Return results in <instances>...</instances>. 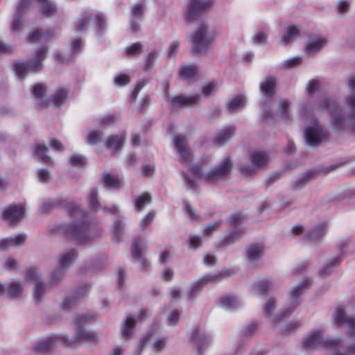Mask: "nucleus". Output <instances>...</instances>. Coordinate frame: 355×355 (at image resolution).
<instances>
[{
  "instance_id": "nucleus-1",
  "label": "nucleus",
  "mask_w": 355,
  "mask_h": 355,
  "mask_svg": "<svg viewBox=\"0 0 355 355\" xmlns=\"http://www.w3.org/2000/svg\"><path fill=\"white\" fill-rule=\"evenodd\" d=\"M337 107L338 102L335 98L322 96L318 99L315 109L319 112L329 113L331 122L336 127L349 125L355 121V93L345 96L342 112H338Z\"/></svg>"
},
{
  "instance_id": "nucleus-2",
  "label": "nucleus",
  "mask_w": 355,
  "mask_h": 355,
  "mask_svg": "<svg viewBox=\"0 0 355 355\" xmlns=\"http://www.w3.org/2000/svg\"><path fill=\"white\" fill-rule=\"evenodd\" d=\"M218 33L207 24H202L192 38V50L196 53H205L214 42Z\"/></svg>"
},
{
  "instance_id": "nucleus-3",
  "label": "nucleus",
  "mask_w": 355,
  "mask_h": 355,
  "mask_svg": "<svg viewBox=\"0 0 355 355\" xmlns=\"http://www.w3.org/2000/svg\"><path fill=\"white\" fill-rule=\"evenodd\" d=\"M232 166L229 158L223 159L218 166L210 171H205V166H195L191 168L192 173L196 177H201L209 182H213L225 177L230 171Z\"/></svg>"
},
{
  "instance_id": "nucleus-4",
  "label": "nucleus",
  "mask_w": 355,
  "mask_h": 355,
  "mask_svg": "<svg viewBox=\"0 0 355 355\" xmlns=\"http://www.w3.org/2000/svg\"><path fill=\"white\" fill-rule=\"evenodd\" d=\"M47 50L44 48L39 49L33 59L28 63L17 62L14 64L15 75L23 79L28 72L39 71L42 67V61L46 58Z\"/></svg>"
},
{
  "instance_id": "nucleus-5",
  "label": "nucleus",
  "mask_w": 355,
  "mask_h": 355,
  "mask_svg": "<svg viewBox=\"0 0 355 355\" xmlns=\"http://www.w3.org/2000/svg\"><path fill=\"white\" fill-rule=\"evenodd\" d=\"M63 232L67 241L70 242H86L96 236V234L84 223L69 225L64 227Z\"/></svg>"
},
{
  "instance_id": "nucleus-6",
  "label": "nucleus",
  "mask_w": 355,
  "mask_h": 355,
  "mask_svg": "<svg viewBox=\"0 0 355 355\" xmlns=\"http://www.w3.org/2000/svg\"><path fill=\"white\" fill-rule=\"evenodd\" d=\"M105 21L104 16L98 11H86L76 21V29L79 31L87 30L93 25L100 27Z\"/></svg>"
},
{
  "instance_id": "nucleus-7",
  "label": "nucleus",
  "mask_w": 355,
  "mask_h": 355,
  "mask_svg": "<svg viewBox=\"0 0 355 355\" xmlns=\"http://www.w3.org/2000/svg\"><path fill=\"white\" fill-rule=\"evenodd\" d=\"M173 147L177 153L180 155V160L184 164H189L192 159V154L187 144L186 139L184 136L177 135L173 137Z\"/></svg>"
},
{
  "instance_id": "nucleus-8",
  "label": "nucleus",
  "mask_w": 355,
  "mask_h": 355,
  "mask_svg": "<svg viewBox=\"0 0 355 355\" xmlns=\"http://www.w3.org/2000/svg\"><path fill=\"white\" fill-rule=\"evenodd\" d=\"M324 137L322 128L316 121L312 122L305 130L306 141L309 146H317Z\"/></svg>"
},
{
  "instance_id": "nucleus-9",
  "label": "nucleus",
  "mask_w": 355,
  "mask_h": 355,
  "mask_svg": "<svg viewBox=\"0 0 355 355\" xmlns=\"http://www.w3.org/2000/svg\"><path fill=\"white\" fill-rule=\"evenodd\" d=\"M327 40L322 36H310L305 43L304 52L307 55L315 54L321 51L327 44Z\"/></svg>"
},
{
  "instance_id": "nucleus-10",
  "label": "nucleus",
  "mask_w": 355,
  "mask_h": 355,
  "mask_svg": "<svg viewBox=\"0 0 355 355\" xmlns=\"http://www.w3.org/2000/svg\"><path fill=\"white\" fill-rule=\"evenodd\" d=\"M25 214V208L21 205H12L2 211L3 218L10 223L20 220Z\"/></svg>"
},
{
  "instance_id": "nucleus-11",
  "label": "nucleus",
  "mask_w": 355,
  "mask_h": 355,
  "mask_svg": "<svg viewBox=\"0 0 355 355\" xmlns=\"http://www.w3.org/2000/svg\"><path fill=\"white\" fill-rule=\"evenodd\" d=\"M212 0H191L187 8V18L191 20L198 15L209 9Z\"/></svg>"
},
{
  "instance_id": "nucleus-12",
  "label": "nucleus",
  "mask_w": 355,
  "mask_h": 355,
  "mask_svg": "<svg viewBox=\"0 0 355 355\" xmlns=\"http://www.w3.org/2000/svg\"><path fill=\"white\" fill-rule=\"evenodd\" d=\"M268 155L264 152L259 150L253 151L251 155V160L253 167L243 165L241 166V171L246 174H250L254 171L255 168L266 164L268 162Z\"/></svg>"
},
{
  "instance_id": "nucleus-13",
  "label": "nucleus",
  "mask_w": 355,
  "mask_h": 355,
  "mask_svg": "<svg viewBox=\"0 0 355 355\" xmlns=\"http://www.w3.org/2000/svg\"><path fill=\"white\" fill-rule=\"evenodd\" d=\"M31 0H21L16 13L13 16L11 31L13 33L19 32L22 27L21 15L29 8Z\"/></svg>"
},
{
  "instance_id": "nucleus-14",
  "label": "nucleus",
  "mask_w": 355,
  "mask_h": 355,
  "mask_svg": "<svg viewBox=\"0 0 355 355\" xmlns=\"http://www.w3.org/2000/svg\"><path fill=\"white\" fill-rule=\"evenodd\" d=\"M300 35V29L297 26L291 25L286 27L282 37L279 40L278 45L284 47L293 42Z\"/></svg>"
},
{
  "instance_id": "nucleus-15",
  "label": "nucleus",
  "mask_w": 355,
  "mask_h": 355,
  "mask_svg": "<svg viewBox=\"0 0 355 355\" xmlns=\"http://www.w3.org/2000/svg\"><path fill=\"white\" fill-rule=\"evenodd\" d=\"M276 78L274 76H268L259 83L260 91L263 96L271 97L275 94Z\"/></svg>"
},
{
  "instance_id": "nucleus-16",
  "label": "nucleus",
  "mask_w": 355,
  "mask_h": 355,
  "mask_svg": "<svg viewBox=\"0 0 355 355\" xmlns=\"http://www.w3.org/2000/svg\"><path fill=\"white\" fill-rule=\"evenodd\" d=\"M40 12L45 17L55 15L58 11V6L54 0H37Z\"/></svg>"
},
{
  "instance_id": "nucleus-17",
  "label": "nucleus",
  "mask_w": 355,
  "mask_h": 355,
  "mask_svg": "<svg viewBox=\"0 0 355 355\" xmlns=\"http://www.w3.org/2000/svg\"><path fill=\"white\" fill-rule=\"evenodd\" d=\"M200 99V95L177 96L172 99L173 106L187 107L196 104Z\"/></svg>"
},
{
  "instance_id": "nucleus-18",
  "label": "nucleus",
  "mask_w": 355,
  "mask_h": 355,
  "mask_svg": "<svg viewBox=\"0 0 355 355\" xmlns=\"http://www.w3.org/2000/svg\"><path fill=\"white\" fill-rule=\"evenodd\" d=\"M125 137L123 135L108 137L105 141L106 146L112 152L121 150L123 146Z\"/></svg>"
},
{
  "instance_id": "nucleus-19",
  "label": "nucleus",
  "mask_w": 355,
  "mask_h": 355,
  "mask_svg": "<svg viewBox=\"0 0 355 355\" xmlns=\"http://www.w3.org/2000/svg\"><path fill=\"white\" fill-rule=\"evenodd\" d=\"M32 92L35 97L37 103L40 106H45L49 104L47 98H45L46 87L42 84H36L33 87Z\"/></svg>"
},
{
  "instance_id": "nucleus-20",
  "label": "nucleus",
  "mask_w": 355,
  "mask_h": 355,
  "mask_svg": "<svg viewBox=\"0 0 355 355\" xmlns=\"http://www.w3.org/2000/svg\"><path fill=\"white\" fill-rule=\"evenodd\" d=\"M234 133L233 127H225L220 129L215 138V142L218 145H222L230 139Z\"/></svg>"
},
{
  "instance_id": "nucleus-21",
  "label": "nucleus",
  "mask_w": 355,
  "mask_h": 355,
  "mask_svg": "<svg viewBox=\"0 0 355 355\" xmlns=\"http://www.w3.org/2000/svg\"><path fill=\"white\" fill-rule=\"evenodd\" d=\"M245 104V97L243 96L239 95L229 101L226 104V107L230 112H234L243 107Z\"/></svg>"
},
{
  "instance_id": "nucleus-22",
  "label": "nucleus",
  "mask_w": 355,
  "mask_h": 355,
  "mask_svg": "<svg viewBox=\"0 0 355 355\" xmlns=\"http://www.w3.org/2000/svg\"><path fill=\"white\" fill-rule=\"evenodd\" d=\"M150 201V196L147 193H142L137 196L134 200L135 210L138 212L142 211L144 207L149 204Z\"/></svg>"
},
{
  "instance_id": "nucleus-23",
  "label": "nucleus",
  "mask_w": 355,
  "mask_h": 355,
  "mask_svg": "<svg viewBox=\"0 0 355 355\" xmlns=\"http://www.w3.org/2000/svg\"><path fill=\"white\" fill-rule=\"evenodd\" d=\"M197 72V69L193 64H187L182 66L180 69V76L183 80H189L193 78Z\"/></svg>"
},
{
  "instance_id": "nucleus-24",
  "label": "nucleus",
  "mask_w": 355,
  "mask_h": 355,
  "mask_svg": "<svg viewBox=\"0 0 355 355\" xmlns=\"http://www.w3.org/2000/svg\"><path fill=\"white\" fill-rule=\"evenodd\" d=\"M102 137V132L101 131L90 129L88 130L85 143L87 145L93 146L96 144Z\"/></svg>"
},
{
  "instance_id": "nucleus-25",
  "label": "nucleus",
  "mask_w": 355,
  "mask_h": 355,
  "mask_svg": "<svg viewBox=\"0 0 355 355\" xmlns=\"http://www.w3.org/2000/svg\"><path fill=\"white\" fill-rule=\"evenodd\" d=\"M47 151L48 148L45 145L40 143L36 144L35 153L42 162L45 163L51 162V158L46 155Z\"/></svg>"
},
{
  "instance_id": "nucleus-26",
  "label": "nucleus",
  "mask_w": 355,
  "mask_h": 355,
  "mask_svg": "<svg viewBox=\"0 0 355 355\" xmlns=\"http://www.w3.org/2000/svg\"><path fill=\"white\" fill-rule=\"evenodd\" d=\"M26 241V235L19 234L13 236H9L1 239L0 244H21Z\"/></svg>"
},
{
  "instance_id": "nucleus-27",
  "label": "nucleus",
  "mask_w": 355,
  "mask_h": 355,
  "mask_svg": "<svg viewBox=\"0 0 355 355\" xmlns=\"http://www.w3.org/2000/svg\"><path fill=\"white\" fill-rule=\"evenodd\" d=\"M125 225H126V223L123 220H119V221L114 223V235H115V239H114L115 242L119 243V242L123 241V239L121 237L123 236V230H124Z\"/></svg>"
},
{
  "instance_id": "nucleus-28",
  "label": "nucleus",
  "mask_w": 355,
  "mask_h": 355,
  "mask_svg": "<svg viewBox=\"0 0 355 355\" xmlns=\"http://www.w3.org/2000/svg\"><path fill=\"white\" fill-rule=\"evenodd\" d=\"M49 37V35L44 33L40 31H35L33 32L28 37V42H43Z\"/></svg>"
},
{
  "instance_id": "nucleus-29",
  "label": "nucleus",
  "mask_w": 355,
  "mask_h": 355,
  "mask_svg": "<svg viewBox=\"0 0 355 355\" xmlns=\"http://www.w3.org/2000/svg\"><path fill=\"white\" fill-rule=\"evenodd\" d=\"M105 184L111 188H119L123 185V182L118 178L113 177L109 174L103 175Z\"/></svg>"
},
{
  "instance_id": "nucleus-30",
  "label": "nucleus",
  "mask_w": 355,
  "mask_h": 355,
  "mask_svg": "<svg viewBox=\"0 0 355 355\" xmlns=\"http://www.w3.org/2000/svg\"><path fill=\"white\" fill-rule=\"evenodd\" d=\"M68 92L64 89H57L53 96V103L56 106H60L62 104L67 98Z\"/></svg>"
},
{
  "instance_id": "nucleus-31",
  "label": "nucleus",
  "mask_w": 355,
  "mask_h": 355,
  "mask_svg": "<svg viewBox=\"0 0 355 355\" xmlns=\"http://www.w3.org/2000/svg\"><path fill=\"white\" fill-rule=\"evenodd\" d=\"M302 58L300 56H295L284 60L281 63V67L284 69H291L302 63Z\"/></svg>"
},
{
  "instance_id": "nucleus-32",
  "label": "nucleus",
  "mask_w": 355,
  "mask_h": 355,
  "mask_svg": "<svg viewBox=\"0 0 355 355\" xmlns=\"http://www.w3.org/2000/svg\"><path fill=\"white\" fill-rule=\"evenodd\" d=\"M268 35L266 33L257 31L253 35L252 40L254 44L263 46L268 44Z\"/></svg>"
},
{
  "instance_id": "nucleus-33",
  "label": "nucleus",
  "mask_w": 355,
  "mask_h": 355,
  "mask_svg": "<svg viewBox=\"0 0 355 355\" xmlns=\"http://www.w3.org/2000/svg\"><path fill=\"white\" fill-rule=\"evenodd\" d=\"M182 207L186 215L190 218L194 219L198 217V214L196 209L190 205L188 201H184L182 202Z\"/></svg>"
},
{
  "instance_id": "nucleus-34",
  "label": "nucleus",
  "mask_w": 355,
  "mask_h": 355,
  "mask_svg": "<svg viewBox=\"0 0 355 355\" xmlns=\"http://www.w3.org/2000/svg\"><path fill=\"white\" fill-rule=\"evenodd\" d=\"M350 7V2L347 0H340L338 1L336 8L338 14L343 15L345 14Z\"/></svg>"
},
{
  "instance_id": "nucleus-35",
  "label": "nucleus",
  "mask_w": 355,
  "mask_h": 355,
  "mask_svg": "<svg viewBox=\"0 0 355 355\" xmlns=\"http://www.w3.org/2000/svg\"><path fill=\"white\" fill-rule=\"evenodd\" d=\"M290 107V102L287 100H282L279 103L278 112L280 116L283 118H286L288 114Z\"/></svg>"
},
{
  "instance_id": "nucleus-36",
  "label": "nucleus",
  "mask_w": 355,
  "mask_h": 355,
  "mask_svg": "<svg viewBox=\"0 0 355 355\" xmlns=\"http://www.w3.org/2000/svg\"><path fill=\"white\" fill-rule=\"evenodd\" d=\"M141 52V45L139 43H134L125 49V53L128 56H135Z\"/></svg>"
},
{
  "instance_id": "nucleus-37",
  "label": "nucleus",
  "mask_w": 355,
  "mask_h": 355,
  "mask_svg": "<svg viewBox=\"0 0 355 355\" xmlns=\"http://www.w3.org/2000/svg\"><path fill=\"white\" fill-rule=\"evenodd\" d=\"M130 12L133 18L137 19L142 17L144 8L141 3H135L132 6Z\"/></svg>"
},
{
  "instance_id": "nucleus-38",
  "label": "nucleus",
  "mask_w": 355,
  "mask_h": 355,
  "mask_svg": "<svg viewBox=\"0 0 355 355\" xmlns=\"http://www.w3.org/2000/svg\"><path fill=\"white\" fill-rule=\"evenodd\" d=\"M130 82V77L126 74H119L114 77V83L116 85L122 87Z\"/></svg>"
},
{
  "instance_id": "nucleus-39",
  "label": "nucleus",
  "mask_w": 355,
  "mask_h": 355,
  "mask_svg": "<svg viewBox=\"0 0 355 355\" xmlns=\"http://www.w3.org/2000/svg\"><path fill=\"white\" fill-rule=\"evenodd\" d=\"M37 180L42 183H46L51 180L49 172L46 169L37 171Z\"/></svg>"
},
{
  "instance_id": "nucleus-40",
  "label": "nucleus",
  "mask_w": 355,
  "mask_h": 355,
  "mask_svg": "<svg viewBox=\"0 0 355 355\" xmlns=\"http://www.w3.org/2000/svg\"><path fill=\"white\" fill-rule=\"evenodd\" d=\"M216 91V85L214 83H209L202 87V93L205 96H209Z\"/></svg>"
},
{
  "instance_id": "nucleus-41",
  "label": "nucleus",
  "mask_w": 355,
  "mask_h": 355,
  "mask_svg": "<svg viewBox=\"0 0 355 355\" xmlns=\"http://www.w3.org/2000/svg\"><path fill=\"white\" fill-rule=\"evenodd\" d=\"M155 216L154 212H148L144 218L140 220L139 225L142 228L146 227L153 220Z\"/></svg>"
},
{
  "instance_id": "nucleus-42",
  "label": "nucleus",
  "mask_w": 355,
  "mask_h": 355,
  "mask_svg": "<svg viewBox=\"0 0 355 355\" xmlns=\"http://www.w3.org/2000/svg\"><path fill=\"white\" fill-rule=\"evenodd\" d=\"M69 211L70 215L71 216H74L75 218H78L79 216H83V212L80 208L75 204H71L69 205Z\"/></svg>"
},
{
  "instance_id": "nucleus-43",
  "label": "nucleus",
  "mask_w": 355,
  "mask_h": 355,
  "mask_svg": "<svg viewBox=\"0 0 355 355\" xmlns=\"http://www.w3.org/2000/svg\"><path fill=\"white\" fill-rule=\"evenodd\" d=\"M319 87V83L315 80H311L306 85L307 92L310 94H314Z\"/></svg>"
},
{
  "instance_id": "nucleus-44",
  "label": "nucleus",
  "mask_w": 355,
  "mask_h": 355,
  "mask_svg": "<svg viewBox=\"0 0 355 355\" xmlns=\"http://www.w3.org/2000/svg\"><path fill=\"white\" fill-rule=\"evenodd\" d=\"M89 202L93 208L96 209L98 207L99 204L97 200V191L96 189H93L90 191Z\"/></svg>"
},
{
  "instance_id": "nucleus-45",
  "label": "nucleus",
  "mask_w": 355,
  "mask_h": 355,
  "mask_svg": "<svg viewBox=\"0 0 355 355\" xmlns=\"http://www.w3.org/2000/svg\"><path fill=\"white\" fill-rule=\"evenodd\" d=\"M69 162L73 166H80L85 164V157L80 155H74L70 157Z\"/></svg>"
},
{
  "instance_id": "nucleus-46",
  "label": "nucleus",
  "mask_w": 355,
  "mask_h": 355,
  "mask_svg": "<svg viewBox=\"0 0 355 355\" xmlns=\"http://www.w3.org/2000/svg\"><path fill=\"white\" fill-rule=\"evenodd\" d=\"M241 236V232H237V231L231 232L225 236V242L226 243L236 242Z\"/></svg>"
},
{
  "instance_id": "nucleus-47",
  "label": "nucleus",
  "mask_w": 355,
  "mask_h": 355,
  "mask_svg": "<svg viewBox=\"0 0 355 355\" xmlns=\"http://www.w3.org/2000/svg\"><path fill=\"white\" fill-rule=\"evenodd\" d=\"M325 234V231L323 228H320L319 230H315L314 232L309 233L307 234V236L310 237L313 239H318L322 237Z\"/></svg>"
},
{
  "instance_id": "nucleus-48",
  "label": "nucleus",
  "mask_w": 355,
  "mask_h": 355,
  "mask_svg": "<svg viewBox=\"0 0 355 355\" xmlns=\"http://www.w3.org/2000/svg\"><path fill=\"white\" fill-rule=\"evenodd\" d=\"M83 46V42L80 39L76 38L71 42V51L73 53L78 52Z\"/></svg>"
},
{
  "instance_id": "nucleus-49",
  "label": "nucleus",
  "mask_w": 355,
  "mask_h": 355,
  "mask_svg": "<svg viewBox=\"0 0 355 355\" xmlns=\"http://www.w3.org/2000/svg\"><path fill=\"white\" fill-rule=\"evenodd\" d=\"M50 146L51 148L56 150H64V147L61 142L55 139H52L50 141Z\"/></svg>"
},
{
  "instance_id": "nucleus-50",
  "label": "nucleus",
  "mask_w": 355,
  "mask_h": 355,
  "mask_svg": "<svg viewBox=\"0 0 355 355\" xmlns=\"http://www.w3.org/2000/svg\"><path fill=\"white\" fill-rule=\"evenodd\" d=\"M219 223H214L208 225L205 229H204V233L207 235H210L214 231H215L217 227H218Z\"/></svg>"
},
{
  "instance_id": "nucleus-51",
  "label": "nucleus",
  "mask_w": 355,
  "mask_h": 355,
  "mask_svg": "<svg viewBox=\"0 0 355 355\" xmlns=\"http://www.w3.org/2000/svg\"><path fill=\"white\" fill-rule=\"evenodd\" d=\"M11 52V46L8 44L0 41V53H9Z\"/></svg>"
},
{
  "instance_id": "nucleus-52",
  "label": "nucleus",
  "mask_w": 355,
  "mask_h": 355,
  "mask_svg": "<svg viewBox=\"0 0 355 355\" xmlns=\"http://www.w3.org/2000/svg\"><path fill=\"white\" fill-rule=\"evenodd\" d=\"M179 42L177 41L173 42L168 47V54L170 55H174L179 49Z\"/></svg>"
},
{
  "instance_id": "nucleus-53",
  "label": "nucleus",
  "mask_w": 355,
  "mask_h": 355,
  "mask_svg": "<svg viewBox=\"0 0 355 355\" xmlns=\"http://www.w3.org/2000/svg\"><path fill=\"white\" fill-rule=\"evenodd\" d=\"M154 172V167L151 165H144L142 167V173L145 176H150Z\"/></svg>"
},
{
  "instance_id": "nucleus-54",
  "label": "nucleus",
  "mask_w": 355,
  "mask_h": 355,
  "mask_svg": "<svg viewBox=\"0 0 355 355\" xmlns=\"http://www.w3.org/2000/svg\"><path fill=\"white\" fill-rule=\"evenodd\" d=\"M155 59H156V55L154 53H149V55H148V57L146 58V67L148 68L150 67L153 64Z\"/></svg>"
},
{
  "instance_id": "nucleus-55",
  "label": "nucleus",
  "mask_w": 355,
  "mask_h": 355,
  "mask_svg": "<svg viewBox=\"0 0 355 355\" xmlns=\"http://www.w3.org/2000/svg\"><path fill=\"white\" fill-rule=\"evenodd\" d=\"M303 227L300 225H295L293 227V228L291 229V232L293 235H299L301 233L303 232Z\"/></svg>"
},
{
  "instance_id": "nucleus-56",
  "label": "nucleus",
  "mask_w": 355,
  "mask_h": 355,
  "mask_svg": "<svg viewBox=\"0 0 355 355\" xmlns=\"http://www.w3.org/2000/svg\"><path fill=\"white\" fill-rule=\"evenodd\" d=\"M114 121V117L111 115H106L101 119V121L102 123L107 124L112 123Z\"/></svg>"
},
{
  "instance_id": "nucleus-57",
  "label": "nucleus",
  "mask_w": 355,
  "mask_h": 355,
  "mask_svg": "<svg viewBox=\"0 0 355 355\" xmlns=\"http://www.w3.org/2000/svg\"><path fill=\"white\" fill-rule=\"evenodd\" d=\"M184 179L185 182L187 184V185L189 188H192L194 187L196 179H191L187 175H184Z\"/></svg>"
},
{
  "instance_id": "nucleus-58",
  "label": "nucleus",
  "mask_w": 355,
  "mask_h": 355,
  "mask_svg": "<svg viewBox=\"0 0 355 355\" xmlns=\"http://www.w3.org/2000/svg\"><path fill=\"white\" fill-rule=\"evenodd\" d=\"M131 143L132 146H137L140 143V137L137 135H132L131 138Z\"/></svg>"
},
{
  "instance_id": "nucleus-59",
  "label": "nucleus",
  "mask_w": 355,
  "mask_h": 355,
  "mask_svg": "<svg viewBox=\"0 0 355 355\" xmlns=\"http://www.w3.org/2000/svg\"><path fill=\"white\" fill-rule=\"evenodd\" d=\"M347 86L351 89H355V76H352L348 79Z\"/></svg>"
},
{
  "instance_id": "nucleus-60",
  "label": "nucleus",
  "mask_w": 355,
  "mask_h": 355,
  "mask_svg": "<svg viewBox=\"0 0 355 355\" xmlns=\"http://www.w3.org/2000/svg\"><path fill=\"white\" fill-rule=\"evenodd\" d=\"M200 242V236L198 235H191L190 236V244H196Z\"/></svg>"
},
{
  "instance_id": "nucleus-61",
  "label": "nucleus",
  "mask_w": 355,
  "mask_h": 355,
  "mask_svg": "<svg viewBox=\"0 0 355 355\" xmlns=\"http://www.w3.org/2000/svg\"><path fill=\"white\" fill-rule=\"evenodd\" d=\"M241 215L236 214L232 215L230 220L232 223H236L241 220Z\"/></svg>"
},
{
  "instance_id": "nucleus-62",
  "label": "nucleus",
  "mask_w": 355,
  "mask_h": 355,
  "mask_svg": "<svg viewBox=\"0 0 355 355\" xmlns=\"http://www.w3.org/2000/svg\"><path fill=\"white\" fill-rule=\"evenodd\" d=\"M6 187V182L0 178V190L5 189Z\"/></svg>"
},
{
  "instance_id": "nucleus-63",
  "label": "nucleus",
  "mask_w": 355,
  "mask_h": 355,
  "mask_svg": "<svg viewBox=\"0 0 355 355\" xmlns=\"http://www.w3.org/2000/svg\"><path fill=\"white\" fill-rule=\"evenodd\" d=\"M350 130L355 134V121L349 125Z\"/></svg>"
},
{
  "instance_id": "nucleus-64",
  "label": "nucleus",
  "mask_w": 355,
  "mask_h": 355,
  "mask_svg": "<svg viewBox=\"0 0 355 355\" xmlns=\"http://www.w3.org/2000/svg\"><path fill=\"white\" fill-rule=\"evenodd\" d=\"M139 90V89H137V87H136L134 91H132V96L134 98H136V97L138 94Z\"/></svg>"
}]
</instances>
